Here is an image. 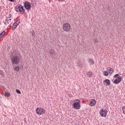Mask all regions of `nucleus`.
Here are the masks:
<instances>
[{"instance_id": "obj_1", "label": "nucleus", "mask_w": 125, "mask_h": 125, "mask_svg": "<svg viewBox=\"0 0 125 125\" xmlns=\"http://www.w3.org/2000/svg\"><path fill=\"white\" fill-rule=\"evenodd\" d=\"M3 22L6 26H10L12 24V16H11V15L9 14L7 16Z\"/></svg>"}, {"instance_id": "obj_2", "label": "nucleus", "mask_w": 125, "mask_h": 125, "mask_svg": "<svg viewBox=\"0 0 125 125\" xmlns=\"http://www.w3.org/2000/svg\"><path fill=\"white\" fill-rule=\"evenodd\" d=\"M11 62L13 65H18L20 62V57L16 55L11 57Z\"/></svg>"}, {"instance_id": "obj_3", "label": "nucleus", "mask_w": 125, "mask_h": 125, "mask_svg": "<svg viewBox=\"0 0 125 125\" xmlns=\"http://www.w3.org/2000/svg\"><path fill=\"white\" fill-rule=\"evenodd\" d=\"M72 106L73 109H76V110L81 109V101L79 99L74 100Z\"/></svg>"}, {"instance_id": "obj_4", "label": "nucleus", "mask_w": 125, "mask_h": 125, "mask_svg": "<svg viewBox=\"0 0 125 125\" xmlns=\"http://www.w3.org/2000/svg\"><path fill=\"white\" fill-rule=\"evenodd\" d=\"M15 10L17 12H20V14H24V13H25V9L22 5L16 6L15 7Z\"/></svg>"}, {"instance_id": "obj_5", "label": "nucleus", "mask_w": 125, "mask_h": 125, "mask_svg": "<svg viewBox=\"0 0 125 125\" xmlns=\"http://www.w3.org/2000/svg\"><path fill=\"white\" fill-rule=\"evenodd\" d=\"M36 112L39 116H42L45 114V109L42 107H37L36 109Z\"/></svg>"}, {"instance_id": "obj_6", "label": "nucleus", "mask_w": 125, "mask_h": 125, "mask_svg": "<svg viewBox=\"0 0 125 125\" xmlns=\"http://www.w3.org/2000/svg\"><path fill=\"white\" fill-rule=\"evenodd\" d=\"M62 29L64 32H70L71 30V25L67 22L63 23L62 25Z\"/></svg>"}, {"instance_id": "obj_7", "label": "nucleus", "mask_w": 125, "mask_h": 125, "mask_svg": "<svg viewBox=\"0 0 125 125\" xmlns=\"http://www.w3.org/2000/svg\"><path fill=\"white\" fill-rule=\"evenodd\" d=\"M108 111L106 109H103L100 110V114L101 117H106Z\"/></svg>"}, {"instance_id": "obj_8", "label": "nucleus", "mask_w": 125, "mask_h": 125, "mask_svg": "<svg viewBox=\"0 0 125 125\" xmlns=\"http://www.w3.org/2000/svg\"><path fill=\"white\" fill-rule=\"evenodd\" d=\"M24 8L26 9V10H30L31 9V7H32V5L30 2L26 1L24 3Z\"/></svg>"}, {"instance_id": "obj_9", "label": "nucleus", "mask_w": 125, "mask_h": 125, "mask_svg": "<svg viewBox=\"0 0 125 125\" xmlns=\"http://www.w3.org/2000/svg\"><path fill=\"white\" fill-rule=\"evenodd\" d=\"M121 82H122V77L119 76L114 81L113 83L115 84H118Z\"/></svg>"}, {"instance_id": "obj_10", "label": "nucleus", "mask_w": 125, "mask_h": 125, "mask_svg": "<svg viewBox=\"0 0 125 125\" xmlns=\"http://www.w3.org/2000/svg\"><path fill=\"white\" fill-rule=\"evenodd\" d=\"M89 105L91 107H93L94 106H95V105H96V101H95V100L94 99H91L90 101V103L89 104Z\"/></svg>"}, {"instance_id": "obj_11", "label": "nucleus", "mask_w": 125, "mask_h": 125, "mask_svg": "<svg viewBox=\"0 0 125 125\" xmlns=\"http://www.w3.org/2000/svg\"><path fill=\"white\" fill-rule=\"evenodd\" d=\"M104 83L105 85L108 86L111 84V81L108 79H105L104 81Z\"/></svg>"}, {"instance_id": "obj_12", "label": "nucleus", "mask_w": 125, "mask_h": 125, "mask_svg": "<svg viewBox=\"0 0 125 125\" xmlns=\"http://www.w3.org/2000/svg\"><path fill=\"white\" fill-rule=\"evenodd\" d=\"M107 71L110 76H111V75H112V74H113V72H114V70L111 67H108L107 68Z\"/></svg>"}, {"instance_id": "obj_13", "label": "nucleus", "mask_w": 125, "mask_h": 125, "mask_svg": "<svg viewBox=\"0 0 125 125\" xmlns=\"http://www.w3.org/2000/svg\"><path fill=\"white\" fill-rule=\"evenodd\" d=\"M4 95L5 97H10L11 96V94L9 92L5 91Z\"/></svg>"}, {"instance_id": "obj_14", "label": "nucleus", "mask_w": 125, "mask_h": 125, "mask_svg": "<svg viewBox=\"0 0 125 125\" xmlns=\"http://www.w3.org/2000/svg\"><path fill=\"white\" fill-rule=\"evenodd\" d=\"M18 25H19V23H17L16 22H15L13 24L12 30H13V31H14V30H15L16 29V28H17V26H18Z\"/></svg>"}, {"instance_id": "obj_15", "label": "nucleus", "mask_w": 125, "mask_h": 125, "mask_svg": "<svg viewBox=\"0 0 125 125\" xmlns=\"http://www.w3.org/2000/svg\"><path fill=\"white\" fill-rule=\"evenodd\" d=\"M88 62L90 65H93L94 64V61L92 59H89Z\"/></svg>"}, {"instance_id": "obj_16", "label": "nucleus", "mask_w": 125, "mask_h": 125, "mask_svg": "<svg viewBox=\"0 0 125 125\" xmlns=\"http://www.w3.org/2000/svg\"><path fill=\"white\" fill-rule=\"evenodd\" d=\"M103 74L104 77H108L109 76V72L107 71H103Z\"/></svg>"}, {"instance_id": "obj_17", "label": "nucleus", "mask_w": 125, "mask_h": 125, "mask_svg": "<svg viewBox=\"0 0 125 125\" xmlns=\"http://www.w3.org/2000/svg\"><path fill=\"white\" fill-rule=\"evenodd\" d=\"M87 76H88V78H91V77H92V72L90 71L87 72Z\"/></svg>"}, {"instance_id": "obj_18", "label": "nucleus", "mask_w": 125, "mask_h": 125, "mask_svg": "<svg viewBox=\"0 0 125 125\" xmlns=\"http://www.w3.org/2000/svg\"><path fill=\"white\" fill-rule=\"evenodd\" d=\"M14 71H15L16 72H18L20 70V68H19V66H15L14 67Z\"/></svg>"}, {"instance_id": "obj_19", "label": "nucleus", "mask_w": 125, "mask_h": 125, "mask_svg": "<svg viewBox=\"0 0 125 125\" xmlns=\"http://www.w3.org/2000/svg\"><path fill=\"white\" fill-rule=\"evenodd\" d=\"M5 35V31H3L0 34V39H1Z\"/></svg>"}, {"instance_id": "obj_20", "label": "nucleus", "mask_w": 125, "mask_h": 125, "mask_svg": "<svg viewBox=\"0 0 125 125\" xmlns=\"http://www.w3.org/2000/svg\"><path fill=\"white\" fill-rule=\"evenodd\" d=\"M120 76V75H119V74H115V75L114 76L113 78H115V79H118V78H119V77H120V76Z\"/></svg>"}, {"instance_id": "obj_21", "label": "nucleus", "mask_w": 125, "mask_h": 125, "mask_svg": "<svg viewBox=\"0 0 125 125\" xmlns=\"http://www.w3.org/2000/svg\"><path fill=\"white\" fill-rule=\"evenodd\" d=\"M16 92L19 93V94H21V91H20V90L19 89H16Z\"/></svg>"}, {"instance_id": "obj_22", "label": "nucleus", "mask_w": 125, "mask_h": 125, "mask_svg": "<svg viewBox=\"0 0 125 125\" xmlns=\"http://www.w3.org/2000/svg\"><path fill=\"white\" fill-rule=\"evenodd\" d=\"M122 109H123V112H124V113L125 115V106H123Z\"/></svg>"}, {"instance_id": "obj_23", "label": "nucleus", "mask_w": 125, "mask_h": 125, "mask_svg": "<svg viewBox=\"0 0 125 125\" xmlns=\"http://www.w3.org/2000/svg\"><path fill=\"white\" fill-rule=\"evenodd\" d=\"M50 52L51 53V54H53L54 53V50H51Z\"/></svg>"}, {"instance_id": "obj_24", "label": "nucleus", "mask_w": 125, "mask_h": 125, "mask_svg": "<svg viewBox=\"0 0 125 125\" xmlns=\"http://www.w3.org/2000/svg\"><path fill=\"white\" fill-rule=\"evenodd\" d=\"M9 1H11V2H15L16 1V0H9Z\"/></svg>"}, {"instance_id": "obj_25", "label": "nucleus", "mask_w": 125, "mask_h": 125, "mask_svg": "<svg viewBox=\"0 0 125 125\" xmlns=\"http://www.w3.org/2000/svg\"><path fill=\"white\" fill-rule=\"evenodd\" d=\"M94 42H95V43L98 42V40H94Z\"/></svg>"}, {"instance_id": "obj_26", "label": "nucleus", "mask_w": 125, "mask_h": 125, "mask_svg": "<svg viewBox=\"0 0 125 125\" xmlns=\"http://www.w3.org/2000/svg\"><path fill=\"white\" fill-rule=\"evenodd\" d=\"M49 3H50V0H49Z\"/></svg>"}]
</instances>
